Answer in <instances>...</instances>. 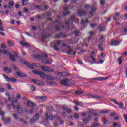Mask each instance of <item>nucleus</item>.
Here are the masks:
<instances>
[{
  "mask_svg": "<svg viewBox=\"0 0 127 127\" xmlns=\"http://www.w3.org/2000/svg\"><path fill=\"white\" fill-rule=\"evenodd\" d=\"M11 101L13 102L14 103H17L18 102L17 99H16V98H12Z\"/></svg>",
  "mask_w": 127,
  "mask_h": 127,
  "instance_id": "51",
  "label": "nucleus"
},
{
  "mask_svg": "<svg viewBox=\"0 0 127 127\" xmlns=\"http://www.w3.org/2000/svg\"><path fill=\"white\" fill-rule=\"evenodd\" d=\"M68 79L61 80L60 83L62 85H64V86H68Z\"/></svg>",
  "mask_w": 127,
  "mask_h": 127,
  "instance_id": "11",
  "label": "nucleus"
},
{
  "mask_svg": "<svg viewBox=\"0 0 127 127\" xmlns=\"http://www.w3.org/2000/svg\"><path fill=\"white\" fill-rule=\"evenodd\" d=\"M46 35L43 34L41 37V40L43 42L46 39Z\"/></svg>",
  "mask_w": 127,
  "mask_h": 127,
  "instance_id": "23",
  "label": "nucleus"
},
{
  "mask_svg": "<svg viewBox=\"0 0 127 127\" xmlns=\"http://www.w3.org/2000/svg\"><path fill=\"white\" fill-rule=\"evenodd\" d=\"M61 43V42L60 40L55 41L54 42L51 44V46H53V45H52V44H53L55 50L58 51V50H59V48H58V47H59V45H60Z\"/></svg>",
  "mask_w": 127,
  "mask_h": 127,
  "instance_id": "3",
  "label": "nucleus"
},
{
  "mask_svg": "<svg viewBox=\"0 0 127 127\" xmlns=\"http://www.w3.org/2000/svg\"><path fill=\"white\" fill-rule=\"evenodd\" d=\"M17 80L13 77H12L10 79V81L12 82V83H15Z\"/></svg>",
  "mask_w": 127,
  "mask_h": 127,
  "instance_id": "39",
  "label": "nucleus"
},
{
  "mask_svg": "<svg viewBox=\"0 0 127 127\" xmlns=\"http://www.w3.org/2000/svg\"><path fill=\"white\" fill-rule=\"evenodd\" d=\"M66 111L67 114H71V113H72V110H71V109H67Z\"/></svg>",
  "mask_w": 127,
  "mask_h": 127,
  "instance_id": "49",
  "label": "nucleus"
},
{
  "mask_svg": "<svg viewBox=\"0 0 127 127\" xmlns=\"http://www.w3.org/2000/svg\"><path fill=\"white\" fill-rule=\"evenodd\" d=\"M124 119L125 120L126 122L127 121V114H124L123 115Z\"/></svg>",
  "mask_w": 127,
  "mask_h": 127,
  "instance_id": "56",
  "label": "nucleus"
},
{
  "mask_svg": "<svg viewBox=\"0 0 127 127\" xmlns=\"http://www.w3.org/2000/svg\"><path fill=\"white\" fill-rule=\"evenodd\" d=\"M9 58H10V59H11V60L12 61H13V62H15V58H14V56H13L12 55H11V54H9Z\"/></svg>",
  "mask_w": 127,
  "mask_h": 127,
  "instance_id": "27",
  "label": "nucleus"
},
{
  "mask_svg": "<svg viewBox=\"0 0 127 127\" xmlns=\"http://www.w3.org/2000/svg\"><path fill=\"white\" fill-rule=\"evenodd\" d=\"M98 9L95 6H93L91 7V11H93V12H96V11Z\"/></svg>",
  "mask_w": 127,
  "mask_h": 127,
  "instance_id": "35",
  "label": "nucleus"
},
{
  "mask_svg": "<svg viewBox=\"0 0 127 127\" xmlns=\"http://www.w3.org/2000/svg\"><path fill=\"white\" fill-rule=\"evenodd\" d=\"M39 117V114L36 113L35 116L33 117V119L35 121H37L38 120V117Z\"/></svg>",
  "mask_w": 127,
  "mask_h": 127,
  "instance_id": "32",
  "label": "nucleus"
},
{
  "mask_svg": "<svg viewBox=\"0 0 127 127\" xmlns=\"http://www.w3.org/2000/svg\"><path fill=\"white\" fill-rule=\"evenodd\" d=\"M28 3V1L27 0H22V4L23 6H26Z\"/></svg>",
  "mask_w": 127,
  "mask_h": 127,
  "instance_id": "21",
  "label": "nucleus"
},
{
  "mask_svg": "<svg viewBox=\"0 0 127 127\" xmlns=\"http://www.w3.org/2000/svg\"><path fill=\"white\" fill-rule=\"evenodd\" d=\"M117 61L119 63V65H121V64H122V62H123V57H120L117 59Z\"/></svg>",
  "mask_w": 127,
  "mask_h": 127,
  "instance_id": "26",
  "label": "nucleus"
},
{
  "mask_svg": "<svg viewBox=\"0 0 127 127\" xmlns=\"http://www.w3.org/2000/svg\"><path fill=\"white\" fill-rule=\"evenodd\" d=\"M16 98L19 100V99L21 98V95H20V94L18 93L16 95Z\"/></svg>",
  "mask_w": 127,
  "mask_h": 127,
  "instance_id": "43",
  "label": "nucleus"
},
{
  "mask_svg": "<svg viewBox=\"0 0 127 127\" xmlns=\"http://www.w3.org/2000/svg\"><path fill=\"white\" fill-rule=\"evenodd\" d=\"M72 103H74V104H76L77 106H79V107H82L84 105L81 102L77 101L76 100L73 101Z\"/></svg>",
  "mask_w": 127,
  "mask_h": 127,
  "instance_id": "15",
  "label": "nucleus"
},
{
  "mask_svg": "<svg viewBox=\"0 0 127 127\" xmlns=\"http://www.w3.org/2000/svg\"><path fill=\"white\" fill-rule=\"evenodd\" d=\"M89 98H93V99H96V100H99V99H101V96H98L96 95H90Z\"/></svg>",
  "mask_w": 127,
  "mask_h": 127,
  "instance_id": "14",
  "label": "nucleus"
},
{
  "mask_svg": "<svg viewBox=\"0 0 127 127\" xmlns=\"http://www.w3.org/2000/svg\"><path fill=\"white\" fill-rule=\"evenodd\" d=\"M2 120L4 123H8V122H9V121H10V118H5L4 117H3Z\"/></svg>",
  "mask_w": 127,
  "mask_h": 127,
  "instance_id": "24",
  "label": "nucleus"
},
{
  "mask_svg": "<svg viewBox=\"0 0 127 127\" xmlns=\"http://www.w3.org/2000/svg\"><path fill=\"white\" fill-rule=\"evenodd\" d=\"M24 63L25 65L28 67V68H30V69H31V70H33V65L32 64H30L27 62H25Z\"/></svg>",
  "mask_w": 127,
  "mask_h": 127,
  "instance_id": "16",
  "label": "nucleus"
},
{
  "mask_svg": "<svg viewBox=\"0 0 127 127\" xmlns=\"http://www.w3.org/2000/svg\"><path fill=\"white\" fill-rule=\"evenodd\" d=\"M42 69L43 71H44L45 72H47L48 71V68L46 66H43Z\"/></svg>",
  "mask_w": 127,
  "mask_h": 127,
  "instance_id": "42",
  "label": "nucleus"
},
{
  "mask_svg": "<svg viewBox=\"0 0 127 127\" xmlns=\"http://www.w3.org/2000/svg\"><path fill=\"white\" fill-rule=\"evenodd\" d=\"M32 81L33 82V83H34V84H36V85H38L39 86H42L43 84L42 83H41V82H40L39 80H36V79H32Z\"/></svg>",
  "mask_w": 127,
  "mask_h": 127,
  "instance_id": "7",
  "label": "nucleus"
},
{
  "mask_svg": "<svg viewBox=\"0 0 127 127\" xmlns=\"http://www.w3.org/2000/svg\"><path fill=\"white\" fill-rule=\"evenodd\" d=\"M3 77H4V78H5V79L6 80V81H10V79H9V77L6 76V75H3Z\"/></svg>",
  "mask_w": 127,
  "mask_h": 127,
  "instance_id": "47",
  "label": "nucleus"
},
{
  "mask_svg": "<svg viewBox=\"0 0 127 127\" xmlns=\"http://www.w3.org/2000/svg\"><path fill=\"white\" fill-rule=\"evenodd\" d=\"M13 5H14V2L12 1H10L9 2L8 8H10V9H11Z\"/></svg>",
  "mask_w": 127,
  "mask_h": 127,
  "instance_id": "19",
  "label": "nucleus"
},
{
  "mask_svg": "<svg viewBox=\"0 0 127 127\" xmlns=\"http://www.w3.org/2000/svg\"><path fill=\"white\" fill-rule=\"evenodd\" d=\"M119 45H120V41H119L118 40H112L111 41V45L117 46Z\"/></svg>",
  "mask_w": 127,
  "mask_h": 127,
  "instance_id": "6",
  "label": "nucleus"
},
{
  "mask_svg": "<svg viewBox=\"0 0 127 127\" xmlns=\"http://www.w3.org/2000/svg\"><path fill=\"white\" fill-rule=\"evenodd\" d=\"M71 52H73V49H70L69 51L67 52V54L70 55Z\"/></svg>",
  "mask_w": 127,
  "mask_h": 127,
  "instance_id": "61",
  "label": "nucleus"
},
{
  "mask_svg": "<svg viewBox=\"0 0 127 127\" xmlns=\"http://www.w3.org/2000/svg\"><path fill=\"white\" fill-rule=\"evenodd\" d=\"M32 57H33V58H36V59H39L40 60H42V61L46 64H47L48 63V59H47L48 56H47V55H46L44 53H42L40 55H32Z\"/></svg>",
  "mask_w": 127,
  "mask_h": 127,
  "instance_id": "1",
  "label": "nucleus"
},
{
  "mask_svg": "<svg viewBox=\"0 0 127 127\" xmlns=\"http://www.w3.org/2000/svg\"><path fill=\"white\" fill-rule=\"evenodd\" d=\"M56 30H59L60 29V26L59 25H57L55 26Z\"/></svg>",
  "mask_w": 127,
  "mask_h": 127,
  "instance_id": "59",
  "label": "nucleus"
},
{
  "mask_svg": "<svg viewBox=\"0 0 127 127\" xmlns=\"http://www.w3.org/2000/svg\"><path fill=\"white\" fill-rule=\"evenodd\" d=\"M83 92L80 90H78L75 92V94H76L77 95H81L83 94Z\"/></svg>",
  "mask_w": 127,
  "mask_h": 127,
  "instance_id": "41",
  "label": "nucleus"
},
{
  "mask_svg": "<svg viewBox=\"0 0 127 127\" xmlns=\"http://www.w3.org/2000/svg\"><path fill=\"white\" fill-rule=\"evenodd\" d=\"M68 14V15H70V14H71V12L67 11V12L63 13V16H66V15H67Z\"/></svg>",
  "mask_w": 127,
  "mask_h": 127,
  "instance_id": "31",
  "label": "nucleus"
},
{
  "mask_svg": "<svg viewBox=\"0 0 127 127\" xmlns=\"http://www.w3.org/2000/svg\"><path fill=\"white\" fill-rule=\"evenodd\" d=\"M31 91L34 92L35 91V87L33 85H31Z\"/></svg>",
  "mask_w": 127,
  "mask_h": 127,
  "instance_id": "48",
  "label": "nucleus"
},
{
  "mask_svg": "<svg viewBox=\"0 0 127 127\" xmlns=\"http://www.w3.org/2000/svg\"><path fill=\"white\" fill-rule=\"evenodd\" d=\"M78 16H84L87 14L86 11H84L83 9H80L77 11Z\"/></svg>",
  "mask_w": 127,
  "mask_h": 127,
  "instance_id": "5",
  "label": "nucleus"
},
{
  "mask_svg": "<svg viewBox=\"0 0 127 127\" xmlns=\"http://www.w3.org/2000/svg\"><path fill=\"white\" fill-rule=\"evenodd\" d=\"M54 117L55 118V119H56L57 120H60L61 118H60V116H58L57 115H55Z\"/></svg>",
  "mask_w": 127,
  "mask_h": 127,
  "instance_id": "60",
  "label": "nucleus"
},
{
  "mask_svg": "<svg viewBox=\"0 0 127 127\" xmlns=\"http://www.w3.org/2000/svg\"><path fill=\"white\" fill-rule=\"evenodd\" d=\"M27 105L28 106V107H31V108H32V109H33V107H34V104L31 101H28Z\"/></svg>",
  "mask_w": 127,
  "mask_h": 127,
  "instance_id": "20",
  "label": "nucleus"
},
{
  "mask_svg": "<svg viewBox=\"0 0 127 127\" xmlns=\"http://www.w3.org/2000/svg\"><path fill=\"white\" fill-rule=\"evenodd\" d=\"M85 23H89V21L87 18H86L85 20H84L83 19H82L81 24H84Z\"/></svg>",
  "mask_w": 127,
  "mask_h": 127,
  "instance_id": "25",
  "label": "nucleus"
},
{
  "mask_svg": "<svg viewBox=\"0 0 127 127\" xmlns=\"http://www.w3.org/2000/svg\"><path fill=\"white\" fill-rule=\"evenodd\" d=\"M94 12L93 11H90L89 12V15H90V16H93V15H94Z\"/></svg>",
  "mask_w": 127,
  "mask_h": 127,
  "instance_id": "62",
  "label": "nucleus"
},
{
  "mask_svg": "<svg viewBox=\"0 0 127 127\" xmlns=\"http://www.w3.org/2000/svg\"><path fill=\"white\" fill-rule=\"evenodd\" d=\"M7 43L8 45L10 47L13 46L14 45L13 42L10 41H8Z\"/></svg>",
  "mask_w": 127,
  "mask_h": 127,
  "instance_id": "36",
  "label": "nucleus"
},
{
  "mask_svg": "<svg viewBox=\"0 0 127 127\" xmlns=\"http://www.w3.org/2000/svg\"><path fill=\"white\" fill-rule=\"evenodd\" d=\"M74 33L75 34V36H76V37L79 36V34L80 33V31L78 30H76L74 31Z\"/></svg>",
  "mask_w": 127,
  "mask_h": 127,
  "instance_id": "38",
  "label": "nucleus"
},
{
  "mask_svg": "<svg viewBox=\"0 0 127 127\" xmlns=\"http://www.w3.org/2000/svg\"><path fill=\"white\" fill-rule=\"evenodd\" d=\"M2 25H0V30H1V31H3V32H4V31H5L4 30V29L3 28V27H2Z\"/></svg>",
  "mask_w": 127,
  "mask_h": 127,
  "instance_id": "52",
  "label": "nucleus"
},
{
  "mask_svg": "<svg viewBox=\"0 0 127 127\" xmlns=\"http://www.w3.org/2000/svg\"><path fill=\"white\" fill-rule=\"evenodd\" d=\"M7 86L9 90H12V87H11V86L9 84H7Z\"/></svg>",
  "mask_w": 127,
  "mask_h": 127,
  "instance_id": "57",
  "label": "nucleus"
},
{
  "mask_svg": "<svg viewBox=\"0 0 127 127\" xmlns=\"http://www.w3.org/2000/svg\"><path fill=\"white\" fill-rule=\"evenodd\" d=\"M109 112H110V110H102L100 111V114H108Z\"/></svg>",
  "mask_w": 127,
  "mask_h": 127,
  "instance_id": "30",
  "label": "nucleus"
},
{
  "mask_svg": "<svg viewBox=\"0 0 127 127\" xmlns=\"http://www.w3.org/2000/svg\"><path fill=\"white\" fill-rule=\"evenodd\" d=\"M2 48H6V45L5 44H2L1 45Z\"/></svg>",
  "mask_w": 127,
  "mask_h": 127,
  "instance_id": "58",
  "label": "nucleus"
},
{
  "mask_svg": "<svg viewBox=\"0 0 127 127\" xmlns=\"http://www.w3.org/2000/svg\"><path fill=\"white\" fill-rule=\"evenodd\" d=\"M75 22V23H78L79 22V19L75 17V16H72L71 18L69 19L68 22H65L64 23L66 24L67 27H69V24L70 22Z\"/></svg>",
  "mask_w": 127,
  "mask_h": 127,
  "instance_id": "2",
  "label": "nucleus"
},
{
  "mask_svg": "<svg viewBox=\"0 0 127 127\" xmlns=\"http://www.w3.org/2000/svg\"><path fill=\"white\" fill-rule=\"evenodd\" d=\"M16 74L18 76V77H21V78H26V75H25V74L22 72H16Z\"/></svg>",
  "mask_w": 127,
  "mask_h": 127,
  "instance_id": "10",
  "label": "nucleus"
},
{
  "mask_svg": "<svg viewBox=\"0 0 127 127\" xmlns=\"http://www.w3.org/2000/svg\"><path fill=\"white\" fill-rule=\"evenodd\" d=\"M21 45H22V46H28V43L27 42H21L20 43Z\"/></svg>",
  "mask_w": 127,
  "mask_h": 127,
  "instance_id": "37",
  "label": "nucleus"
},
{
  "mask_svg": "<svg viewBox=\"0 0 127 127\" xmlns=\"http://www.w3.org/2000/svg\"><path fill=\"white\" fill-rule=\"evenodd\" d=\"M83 122L87 124V123H89V119L88 118H85L82 119Z\"/></svg>",
  "mask_w": 127,
  "mask_h": 127,
  "instance_id": "45",
  "label": "nucleus"
},
{
  "mask_svg": "<svg viewBox=\"0 0 127 127\" xmlns=\"http://www.w3.org/2000/svg\"><path fill=\"white\" fill-rule=\"evenodd\" d=\"M118 105L120 109L125 110L124 106V103L121 102L120 103H118Z\"/></svg>",
  "mask_w": 127,
  "mask_h": 127,
  "instance_id": "22",
  "label": "nucleus"
},
{
  "mask_svg": "<svg viewBox=\"0 0 127 127\" xmlns=\"http://www.w3.org/2000/svg\"><path fill=\"white\" fill-rule=\"evenodd\" d=\"M91 26L92 28H94V27H96V26H97V23L91 24Z\"/></svg>",
  "mask_w": 127,
  "mask_h": 127,
  "instance_id": "54",
  "label": "nucleus"
},
{
  "mask_svg": "<svg viewBox=\"0 0 127 127\" xmlns=\"http://www.w3.org/2000/svg\"><path fill=\"white\" fill-rule=\"evenodd\" d=\"M63 77H66L69 76V74L67 72H63Z\"/></svg>",
  "mask_w": 127,
  "mask_h": 127,
  "instance_id": "53",
  "label": "nucleus"
},
{
  "mask_svg": "<svg viewBox=\"0 0 127 127\" xmlns=\"http://www.w3.org/2000/svg\"><path fill=\"white\" fill-rule=\"evenodd\" d=\"M92 80H96V81H104V80H107V78L99 77L98 78H93Z\"/></svg>",
  "mask_w": 127,
  "mask_h": 127,
  "instance_id": "17",
  "label": "nucleus"
},
{
  "mask_svg": "<svg viewBox=\"0 0 127 127\" xmlns=\"http://www.w3.org/2000/svg\"><path fill=\"white\" fill-rule=\"evenodd\" d=\"M49 119L51 120V121L53 120V116L50 115L49 116Z\"/></svg>",
  "mask_w": 127,
  "mask_h": 127,
  "instance_id": "64",
  "label": "nucleus"
},
{
  "mask_svg": "<svg viewBox=\"0 0 127 127\" xmlns=\"http://www.w3.org/2000/svg\"><path fill=\"white\" fill-rule=\"evenodd\" d=\"M11 106H13V109L14 110H18V109H19V107H20V105H17V106L14 105V103H11Z\"/></svg>",
  "mask_w": 127,
  "mask_h": 127,
  "instance_id": "18",
  "label": "nucleus"
},
{
  "mask_svg": "<svg viewBox=\"0 0 127 127\" xmlns=\"http://www.w3.org/2000/svg\"><path fill=\"white\" fill-rule=\"evenodd\" d=\"M67 35L65 33H60L59 35H57L56 36V38H60V37H66Z\"/></svg>",
  "mask_w": 127,
  "mask_h": 127,
  "instance_id": "8",
  "label": "nucleus"
},
{
  "mask_svg": "<svg viewBox=\"0 0 127 127\" xmlns=\"http://www.w3.org/2000/svg\"><path fill=\"white\" fill-rule=\"evenodd\" d=\"M5 115V112L1 110V108H0V116H4Z\"/></svg>",
  "mask_w": 127,
  "mask_h": 127,
  "instance_id": "34",
  "label": "nucleus"
},
{
  "mask_svg": "<svg viewBox=\"0 0 127 127\" xmlns=\"http://www.w3.org/2000/svg\"><path fill=\"white\" fill-rule=\"evenodd\" d=\"M106 3V2L104 0H101V1H100V4L101 5H102V6H104V5H105V4Z\"/></svg>",
  "mask_w": 127,
  "mask_h": 127,
  "instance_id": "46",
  "label": "nucleus"
},
{
  "mask_svg": "<svg viewBox=\"0 0 127 127\" xmlns=\"http://www.w3.org/2000/svg\"><path fill=\"white\" fill-rule=\"evenodd\" d=\"M99 31H105V27H102V26H99L98 27Z\"/></svg>",
  "mask_w": 127,
  "mask_h": 127,
  "instance_id": "29",
  "label": "nucleus"
},
{
  "mask_svg": "<svg viewBox=\"0 0 127 127\" xmlns=\"http://www.w3.org/2000/svg\"><path fill=\"white\" fill-rule=\"evenodd\" d=\"M45 117H46V118H45V121H48V113L46 112L45 114Z\"/></svg>",
  "mask_w": 127,
  "mask_h": 127,
  "instance_id": "50",
  "label": "nucleus"
},
{
  "mask_svg": "<svg viewBox=\"0 0 127 127\" xmlns=\"http://www.w3.org/2000/svg\"><path fill=\"white\" fill-rule=\"evenodd\" d=\"M2 52L3 54H7V51L5 50H1L0 49V56H1V53Z\"/></svg>",
  "mask_w": 127,
  "mask_h": 127,
  "instance_id": "28",
  "label": "nucleus"
},
{
  "mask_svg": "<svg viewBox=\"0 0 127 127\" xmlns=\"http://www.w3.org/2000/svg\"><path fill=\"white\" fill-rule=\"evenodd\" d=\"M36 100H38V101H44V100L46 99V97L44 96H36Z\"/></svg>",
  "mask_w": 127,
  "mask_h": 127,
  "instance_id": "9",
  "label": "nucleus"
},
{
  "mask_svg": "<svg viewBox=\"0 0 127 127\" xmlns=\"http://www.w3.org/2000/svg\"><path fill=\"white\" fill-rule=\"evenodd\" d=\"M32 72L34 73V74H35L36 75H38L42 79H44V78L46 77V74L41 71L34 70L32 71Z\"/></svg>",
  "mask_w": 127,
  "mask_h": 127,
  "instance_id": "4",
  "label": "nucleus"
},
{
  "mask_svg": "<svg viewBox=\"0 0 127 127\" xmlns=\"http://www.w3.org/2000/svg\"><path fill=\"white\" fill-rule=\"evenodd\" d=\"M3 70L4 71V72H5L6 73H7L8 74H10V73H11V72H12V70H11V69H10V68H9L8 67H4Z\"/></svg>",
  "mask_w": 127,
  "mask_h": 127,
  "instance_id": "12",
  "label": "nucleus"
},
{
  "mask_svg": "<svg viewBox=\"0 0 127 127\" xmlns=\"http://www.w3.org/2000/svg\"><path fill=\"white\" fill-rule=\"evenodd\" d=\"M18 114H22L23 113V110L21 109L20 106H19V109L17 110Z\"/></svg>",
  "mask_w": 127,
  "mask_h": 127,
  "instance_id": "33",
  "label": "nucleus"
},
{
  "mask_svg": "<svg viewBox=\"0 0 127 127\" xmlns=\"http://www.w3.org/2000/svg\"><path fill=\"white\" fill-rule=\"evenodd\" d=\"M35 8H37V9H39V10H42V6H40L39 5H36Z\"/></svg>",
  "mask_w": 127,
  "mask_h": 127,
  "instance_id": "44",
  "label": "nucleus"
},
{
  "mask_svg": "<svg viewBox=\"0 0 127 127\" xmlns=\"http://www.w3.org/2000/svg\"><path fill=\"white\" fill-rule=\"evenodd\" d=\"M75 85V81L72 79H68L67 86H74Z\"/></svg>",
  "mask_w": 127,
  "mask_h": 127,
  "instance_id": "13",
  "label": "nucleus"
},
{
  "mask_svg": "<svg viewBox=\"0 0 127 127\" xmlns=\"http://www.w3.org/2000/svg\"><path fill=\"white\" fill-rule=\"evenodd\" d=\"M56 75L59 76L60 77H63L64 76L63 72H56Z\"/></svg>",
  "mask_w": 127,
  "mask_h": 127,
  "instance_id": "40",
  "label": "nucleus"
},
{
  "mask_svg": "<svg viewBox=\"0 0 127 127\" xmlns=\"http://www.w3.org/2000/svg\"><path fill=\"white\" fill-rule=\"evenodd\" d=\"M13 53H14V55H15V56L16 57H18V58L19 57L18 56V53L15 52H13Z\"/></svg>",
  "mask_w": 127,
  "mask_h": 127,
  "instance_id": "63",
  "label": "nucleus"
},
{
  "mask_svg": "<svg viewBox=\"0 0 127 127\" xmlns=\"http://www.w3.org/2000/svg\"><path fill=\"white\" fill-rule=\"evenodd\" d=\"M84 7L86 9H88V8H90V5L85 4V5H84Z\"/></svg>",
  "mask_w": 127,
  "mask_h": 127,
  "instance_id": "55",
  "label": "nucleus"
}]
</instances>
